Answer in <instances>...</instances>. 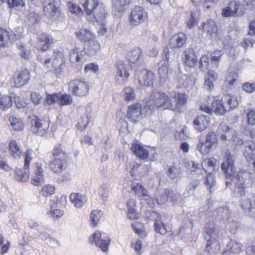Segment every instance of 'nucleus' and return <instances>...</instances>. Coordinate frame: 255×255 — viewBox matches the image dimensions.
<instances>
[{
  "label": "nucleus",
  "instance_id": "f257e3e1",
  "mask_svg": "<svg viewBox=\"0 0 255 255\" xmlns=\"http://www.w3.org/2000/svg\"><path fill=\"white\" fill-rule=\"evenodd\" d=\"M82 5L86 14L97 21H103L108 15L106 6L98 0H85Z\"/></svg>",
  "mask_w": 255,
  "mask_h": 255
},
{
  "label": "nucleus",
  "instance_id": "f03ea898",
  "mask_svg": "<svg viewBox=\"0 0 255 255\" xmlns=\"http://www.w3.org/2000/svg\"><path fill=\"white\" fill-rule=\"evenodd\" d=\"M90 90L89 83L79 79H75L68 83V91L73 96L84 97Z\"/></svg>",
  "mask_w": 255,
  "mask_h": 255
},
{
  "label": "nucleus",
  "instance_id": "7ed1b4c3",
  "mask_svg": "<svg viewBox=\"0 0 255 255\" xmlns=\"http://www.w3.org/2000/svg\"><path fill=\"white\" fill-rule=\"evenodd\" d=\"M53 57V68L57 74H61L64 72L66 68L65 56L63 51L55 49L54 50Z\"/></svg>",
  "mask_w": 255,
  "mask_h": 255
},
{
  "label": "nucleus",
  "instance_id": "20e7f679",
  "mask_svg": "<svg viewBox=\"0 0 255 255\" xmlns=\"http://www.w3.org/2000/svg\"><path fill=\"white\" fill-rule=\"evenodd\" d=\"M147 18V12L141 6H137L132 9L129 22L131 25L136 26L142 23Z\"/></svg>",
  "mask_w": 255,
  "mask_h": 255
},
{
  "label": "nucleus",
  "instance_id": "39448f33",
  "mask_svg": "<svg viewBox=\"0 0 255 255\" xmlns=\"http://www.w3.org/2000/svg\"><path fill=\"white\" fill-rule=\"evenodd\" d=\"M243 14V6L239 4L237 0L230 1L227 6L222 10V15L224 17L241 16Z\"/></svg>",
  "mask_w": 255,
  "mask_h": 255
},
{
  "label": "nucleus",
  "instance_id": "423d86ee",
  "mask_svg": "<svg viewBox=\"0 0 255 255\" xmlns=\"http://www.w3.org/2000/svg\"><path fill=\"white\" fill-rule=\"evenodd\" d=\"M31 131L39 135H43L46 133L50 126L49 121L38 119L36 117L31 120Z\"/></svg>",
  "mask_w": 255,
  "mask_h": 255
},
{
  "label": "nucleus",
  "instance_id": "0eeeda50",
  "mask_svg": "<svg viewBox=\"0 0 255 255\" xmlns=\"http://www.w3.org/2000/svg\"><path fill=\"white\" fill-rule=\"evenodd\" d=\"M129 75L127 65L122 61H119L117 63V71L115 76L116 83L120 85H125L128 81Z\"/></svg>",
  "mask_w": 255,
  "mask_h": 255
},
{
  "label": "nucleus",
  "instance_id": "6e6552de",
  "mask_svg": "<svg viewBox=\"0 0 255 255\" xmlns=\"http://www.w3.org/2000/svg\"><path fill=\"white\" fill-rule=\"evenodd\" d=\"M127 116L130 122L134 123L139 122L143 117L141 104L136 103L129 106Z\"/></svg>",
  "mask_w": 255,
  "mask_h": 255
},
{
  "label": "nucleus",
  "instance_id": "1a4fd4ad",
  "mask_svg": "<svg viewBox=\"0 0 255 255\" xmlns=\"http://www.w3.org/2000/svg\"><path fill=\"white\" fill-rule=\"evenodd\" d=\"M93 242L103 251L106 252L108 250L110 239L105 234H102L100 232L96 231L93 234Z\"/></svg>",
  "mask_w": 255,
  "mask_h": 255
},
{
  "label": "nucleus",
  "instance_id": "9d476101",
  "mask_svg": "<svg viewBox=\"0 0 255 255\" xmlns=\"http://www.w3.org/2000/svg\"><path fill=\"white\" fill-rule=\"evenodd\" d=\"M221 168L227 178H231L234 175L235 168L234 166V159L230 153H226L225 160L222 163Z\"/></svg>",
  "mask_w": 255,
  "mask_h": 255
},
{
  "label": "nucleus",
  "instance_id": "9b49d317",
  "mask_svg": "<svg viewBox=\"0 0 255 255\" xmlns=\"http://www.w3.org/2000/svg\"><path fill=\"white\" fill-rule=\"evenodd\" d=\"M44 182V170L41 163H37L33 170L31 183L34 186L41 185Z\"/></svg>",
  "mask_w": 255,
  "mask_h": 255
},
{
  "label": "nucleus",
  "instance_id": "f8f14e48",
  "mask_svg": "<svg viewBox=\"0 0 255 255\" xmlns=\"http://www.w3.org/2000/svg\"><path fill=\"white\" fill-rule=\"evenodd\" d=\"M60 0H44L43 9L44 13L50 17H54L58 10Z\"/></svg>",
  "mask_w": 255,
  "mask_h": 255
},
{
  "label": "nucleus",
  "instance_id": "ddd939ff",
  "mask_svg": "<svg viewBox=\"0 0 255 255\" xmlns=\"http://www.w3.org/2000/svg\"><path fill=\"white\" fill-rule=\"evenodd\" d=\"M244 174L243 172L239 171L235 177V192L239 197H242L245 195V189L246 188V185L245 182Z\"/></svg>",
  "mask_w": 255,
  "mask_h": 255
},
{
  "label": "nucleus",
  "instance_id": "4468645a",
  "mask_svg": "<svg viewBox=\"0 0 255 255\" xmlns=\"http://www.w3.org/2000/svg\"><path fill=\"white\" fill-rule=\"evenodd\" d=\"M183 60L185 65L189 68L194 67L197 63V58L193 49L186 48L183 54Z\"/></svg>",
  "mask_w": 255,
  "mask_h": 255
},
{
  "label": "nucleus",
  "instance_id": "2eb2a0df",
  "mask_svg": "<svg viewBox=\"0 0 255 255\" xmlns=\"http://www.w3.org/2000/svg\"><path fill=\"white\" fill-rule=\"evenodd\" d=\"M53 38L46 33L40 35L37 42V49L42 51H46L53 42Z\"/></svg>",
  "mask_w": 255,
  "mask_h": 255
},
{
  "label": "nucleus",
  "instance_id": "dca6fc26",
  "mask_svg": "<svg viewBox=\"0 0 255 255\" xmlns=\"http://www.w3.org/2000/svg\"><path fill=\"white\" fill-rule=\"evenodd\" d=\"M138 81L141 86L148 87L152 86L154 81V74L150 71L145 69L142 70L138 76Z\"/></svg>",
  "mask_w": 255,
  "mask_h": 255
},
{
  "label": "nucleus",
  "instance_id": "f3484780",
  "mask_svg": "<svg viewBox=\"0 0 255 255\" xmlns=\"http://www.w3.org/2000/svg\"><path fill=\"white\" fill-rule=\"evenodd\" d=\"M200 29H203L204 32L209 34L212 37H216L218 33V27L215 21L209 19L202 23L199 27Z\"/></svg>",
  "mask_w": 255,
  "mask_h": 255
},
{
  "label": "nucleus",
  "instance_id": "a211bd4d",
  "mask_svg": "<svg viewBox=\"0 0 255 255\" xmlns=\"http://www.w3.org/2000/svg\"><path fill=\"white\" fill-rule=\"evenodd\" d=\"M131 191L142 200L150 201L151 199L147 189L140 183H132Z\"/></svg>",
  "mask_w": 255,
  "mask_h": 255
},
{
  "label": "nucleus",
  "instance_id": "6ab92c4d",
  "mask_svg": "<svg viewBox=\"0 0 255 255\" xmlns=\"http://www.w3.org/2000/svg\"><path fill=\"white\" fill-rule=\"evenodd\" d=\"M210 118L208 116L200 115L198 116L193 122L195 129L198 131H202L209 126Z\"/></svg>",
  "mask_w": 255,
  "mask_h": 255
},
{
  "label": "nucleus",
  "instance_id": "aec40b11",
  "mask_svg": "<svg viewBox=\"0 0 255 255\" xmlns=\"http://www.w3.org/2000/svg\"><path fill=\"white\" fill-rule=\"evenodd\" d=\"M29 80V72L27 70L18 71L14 77L15 86L21 87L25 85Z\"/></svg>",
  "mask_w": 255,
  "mask_h": 255
},
{
  "label": "nucleus",
  "instance_id": "412c9836",
  "mask_svg": "<svg viewBox=\"0 0 255 255\" xmlns=\"http://www.w3.org/2000/svg\"><path fill=\"white\" fill-rule=\"evenodd\" d=\"M186 36L183 33L174 35L170 39L169 44L171 48H179L184 46L186 42Z\"/></svg>",
  "mask_w": 255,
  "mask_h": 255
},
{
  "label": "nucleus",
  "instance_id": "4be33fe9",
  "mask_svg": "<svg viewBox=\"0 0 255 255\" xmlns=\"http://www.w3.org/2000/svg\"><path fill=\"white\" fill-rule=\"evenodd\" d=\"M212 107L213 112L218 115H223L226 111H229V108L226 106L223 98L221 99H214L212 104Z\"/></svg>",
  "mask_w": 255,
  "mask_h": 255
},
{
  "label": "nucleus",
  "instance_id": "5701e85b",
  "mask_svg": "<svg viewBox=\"0 0 255 255\" xmlns=\"http://www.w3.org/2000/svg\"><path fill=\"white\" fill-rule=\"evenodd\" d=\"M131 148L134 154L140 159L146 160L149 156L147 148L142 145L134 143L132 145Z\"/></svg>",
  "mask_w": 255,
  "mask_h": 255
},
{
  "label": "nucleus",
  "instance_id": "b1692460",
  "mask_svg": "<svg viewBox=\"0 0 255 255\" xmlns=\"http://www.w3.org/2000/svg\"><path fill=\"white\" fill-rule=\"evenodd\" d=\"M130 3V0H114L113 12L114 15L119 17L123 14L125 9V6Z\"/></svg>",
  "mask_w": 255,
  "mask_h": 255
},
{
  "label": "nucleus",
  "instance_id": "393cba45",
  "mask_svg": "<svg viewBox=\"0 0 255 255\" xmlns=\"http://www.w3.org/2000/svg\"><path fill=\"white\" fill-rule=\"evenodd\" d=\"M75 34L80 41L84 42H88L96 37L89 29L84 28H81L76 31Z\"/></svg>",
  "mask_w": 255,
  "mask_h": 255
},
{
  "label": "nucleus",
  "instance_id": "a878e982",
  "mask_svg": "<svg viewBox=\"0 0 255 255\" xmlns=\"http://www.w3.org/2000/svg\"><path fill=\"white\" fill-rule=\"evenodd\" d=\"M49 166L51 170L54 172H60L66 167V159L54 158V159L50 163Z\"/></svg>",
  "mask_w": 255,
  "mask_h": 255
},
{
  "label": "nucleus",
  "instance_id": "bb28decb",
  "mask_svg": "<svg viewBox=\"0 0 255 255\" xmlns=\"http://www.w3.org/2000/svg\"><path fill=\"white\" fill-rule=\"evenodd\" d=\"M101 48V46L95 37L88 42L85 48L86 53L90 56L96 54Z\"/></svg>",
  "mask_w": 255,
  "mask_h": 255
},
{
  "label": "nucleus",
  "instance_id": "cd10ccee",
  "mask_svg": "<svg viewBox=\"0 0 255 255\" xmlns=\"http://www.w3.org/2000/svg\"><path fill=\"white\" fill-rule=\"evenodd\" d=\"M128 217L131 220L137 219L138 215L136 211V201L133 198L129 199L127 203Z\"/></svg>",
  "mask_w": 255,
  "mask_h": 255
},
{
  "label": "nucleus",
  "instance_id": "c85d7f7f",
  "mask_svg": "<svg viewBox=\"0 0 255 255\" xmlns=\"http://www.w3.org/2000/svg\"><path fill=\"white\" fill-rule=\"evenodd\" d=\"M204 233L206 240H216L217 238L218 234L213 223L206 224Z\"/></svg>",
  "mask_w": 255,
  "mask_h": 255
},
{
  "label": "nucleus",
  "instance_id": "c756f323",
  "mask_svg": "<svg viewBox=\"0 0 255 255\" xmlns=\"http://www.w3.org/2000/svg\"><path fill=\"white\" fill-rule=\"evenodd\" d=\"M243 154L249 161H253V165L255 168V143H249L244 150Z\"/></svg>",
  "mask_w": 255,
  "mask_h": 255
},
{
  "label": "nucleus",
  "instance_id": "7c9ffc66",
  "mask_svg": "<svg viewBox=\"0 0 255 255\" xmlns=\"http://www.w3.org/2000/svg\"><path fill=\"white\" fill-rule=\"evenodd\" d=\"M172 97L176 100L175 102V105L176 107V112L180 111L181 107L185 105L187 102L188 98L187 94L182 93H175Z\"/></svg>",
  "mask_w": 255,
  "mask_h": 255
},
{
  "label": "nucleus",
  "instance_id": "2f4dec72",
  "mask_svg": "<svg viewBox=\"0 0 255 255\" xmlns=\"http://www.w3.org/2000/svg\"><path fill=\"white\" fill-rule=\"evenodd\" d=\"M243 249V245L238 242L231 240L228 243L226 250H228L233 255H238Z\"/></svg>",
  "mask_w": 255,
  "mask_h": 255
},
{
  "label": "nucleus",
  "instance_id": "473e14b6",
  "mask_svg": "<svg viewBox=\"0 0 255 255\" xmlns=\"http://www.w3.org/2000/svg\"><path fill=\"white\" fill-rule=\"evenodd\" d=\"M178 88H187L195 83V79L191 75H182L177 80Z\"/></svg>",
  "mask_w": 255,
  "mask_h": 255
},
{
  "label": "nucleus",
  "instance_id": "72a5a7b5",
  "mask_svg": "<svg viewBox=\"0 0 255 255\" xmlns=\"http://www.w3.org/2000/svg\"><path fill=\"white\" fill-rule=\"evenodd\" d=\"M70 199L74 206L78 208L83 207L86 202V197L80 193H72L70 196Z\"/></svg>",
  "mask_w": 255,
  "mask_h": 255
},
{
  "label": "nucleus",
  "instance_id": "f704fd0d",
  "mask_svg": "<svg viewBox=\"0 0 255 255\" xmlns=\"http://www.w3.org/2000/svg\"><path fill=\"white\" fill-rule=\"evenodd\" d=\"M141 49L138 47L129 51L127 54V59L129 62L134 64L140 61L141 59Z\"/></svg>",
  "mask_w": 255,
  "mask_h": 255
},
{
  "label": "nucleus",
  "instance_id": "c9c22d12",
  "mask_svg": "<svg viewBox=\"0 0 255 255\" xmlns=\"http://www.w3.org/2000/svg\"><path fill=\"white\" fill-rule=\"evenodd\" d=\"M217 73L213 70H209L205 76V86L211 90L214 88L213 82L217 79Z\"/></svg>",
  "mask_w": 255,
  "mask_h": 255
},
{
  "label": "nucleus",
  "instance_id": "e433bc0d",
  "mask_svg": "<svg viewBox=\"0 0 255 255\" xmlns=\"http://www.w3.org/2000/svg\"><path fill=\"white\" fill-rule=\"evenodd\" d=\"M9 151L14 159H18L21 156L22 151L17 142L14 140H11L10 141Z\"/></svg>",
  "mask_w": 255,
  "mask_h": 255
},
{
  "label": "nucleus",
  "instance_id": "4c0bfd02",
  "mask_svg": "<svg viewBox=\"0 0 255 255\" xmlns=\"http://www.w3.org/2000/svg\"><path fill=\"white\" fill-rule=\"evenodd\" d=\"M163 92H157L151 96V103L155 108H163Z\"/></svg>",
  "mask_w": 255,
  "mask_h": 255
},
{
  "label": "nucleus",
  "instance_id": "58836bf2",
  "mask_svg": "<svg viewBox=\"0 0 255 255\" xmlns=\"http://www.w3.org/2000/svg\"><path fill=\"white\" fill-rule=\"evenodd\" d=\"M8 119L11 126L15 130L21 131L23 129L24 125L21 119L14 115H10Z\"/></svg>",
  "mask_w": 255,
  "mask_h": 255
},
{
  "label": "nucleus",
  "instance_id": "ea45409f",
  "mask_svg": "<svg viewBox=\"0 0 255 255\" xmlns=\"http://www.w3.org/2000/svg\"><path fill=\"white\" fill-rule=\"evenodd\" d=\"M197 149L202 154H207L209 153L213 148L212 146L207 143L205 140L200 138L198 140V143L196 145Z\"/></svg>",
  "mask_w": 255,
  "mask_h": 255
},
{
  "label": "nucleus",
  "instance_id": "a19ab883",
  "mask_svg": "<svg viewBox=\"0 0 255 255\" xmlns=\"http://www.w3.org/2000/svg\"><path fill=\"white\" fill-rule=\"evenodd\" d=\"M219 133L223 140H233L234 137L233 135V130L227 126H222L219 128Z\"/></svg>",
  "mask_w": 255,
  "mask_h": 255
},
{
  "label": "nucleus",
  "instance_id": "79ce46f5",
  "mask_svg": "<svg viewBox=\"0 0 255 255\" xmlns=\"http://www.w3.org/2000/svg\"><path fill=\"white\" fill-rule=\"evenodd\" d=\"M12 105L11 98L10 96L0 94V109L5 111Z\"/></svg>",
  "mask_w": 255,
  "mask_h": 255
},
{
  "label": "nucleus",
  "instance_id": "37998d69",
  "mask_svg": "<svg viewBox=\"0 0 255 255\" xmlns=\"http://www.w3.org/2000/svg\"><path fill=\"white\" fill-rule=\"evenodd\" d=\"M204 183L210 193L215 191L217 188L215 177L211 173L206 176Z\"/></svg>",
  "mask_w": 255,
  "mask_h": 255
},
{
  "label": "nucleus",
  "instance_id": "c03bdc74",
  "mask_svg": "<svg viewBox=\"0 0 255 255\" xmlns=\"http://www.w3.org/2000/svg\"><path fill=\"white\" fill-rule=\"evenodd\" d=\"M163 109H168L176 112V107L175 102L167 94L163 93Z\"/></svg>",
  "mask_w": 255,
  "mask_h": 255
},
{
  "label": "nucleus",
  "instance_id": "a18cd8bd",
  "mask_svg": "<svg viewBox=\"0 0 255 255\" xmlns=\"http://www.w3.org/2000/svg\"><path fill=\"white\" fill-rule=\"evenodd\" d=\"M163 109H168L176 112V107L175 102L167 94L163 93Z\"/></svg>",
  "mask_w": 255,
  "mask_h": 255
},
{
  "label": "nucleus",
  "instance_id": "49530a36",
  "mask_svg": "<svg viewBox=\"0 0 255 255\" xmlns=\"http://www.w3.org/2000/svg\"><path fill=\"white\" fill-rule=\"evenodd\" d=\"M163 109H168L176 112V107L175 102L167 94L163 93Z\"/></svg>",
  "mask_w": 255,
  "mask_h": 255
},
{
  "label": "nucleus",
  "instance_id": "de8ad7c7",
  "mask_svg": "<svg viewBox=\"0 0 255 255\" xmlns=\"http://www.w3.org/2000/svg\"><path fill=\"white\" fill-rule=\"evenodd\" d=\"M73 100L72 97L68 94L58 93V104L60 106H68L72 104Z\"/></svg>",
  "mask_w": 255,
  "mask_h": 255
},
{
  "label": "nucleus",
  "instance_id": "09e8293b",
  "mask_svg": "<svg viewBox=\"0 0 255 255\" xmlns=\"http://www.w3.org/2000/svg\"><path fill=\"white\" fill-rule=\"evenodd\" d=\"M207 243L206 247V251L210 253L214 254L220 249L219 242L216 240H207Z\"/></svg>",
  "mask_w": 255,
  "mask_h": 255
},
{
  "label": "nucleus",
  "instance_id": "8fccbe9b",
  "mask_svg": "<svg viewBox=\"0 0 255 255\" xmlns=\"http://www.w3.org/2000/svg\"><path fill=\"white\" fill-rule=\"evenodd\" d=\"M230 215L229 209L226 207H220L213 212V216L219 219H227Z\"/></svg>",
  "mask_w": 255,
  "mask_h": 255
},
{
  "label": "nucleus",
  "instance_id": "3c124183",
  "mask_svg": "<svg viewBox=\"0 0 255 255\" xmlns=\"http://www.w3.org/2000/svg\"><path fill=\"white\" fill-rule=\"evenodd\" d=\"M102 215L103 214L100 210L96 209L92 211L90 214V221L92 226L95 227L98 225Z\"/></svg>",
  "mask_w": 255,
  "mask_h": 255
},
{
  "label": "nucleus",
  "instance_id": "603ef678",
  "mask_svg": "<svg viewBox=\"0 0 255 255\" xmlns=\"http://www.w3.org/2000/svg\"><path fill=\"white\" fill-rule=\"evenodd\" d=\"M82 50L79 48H75L70 52V60L72 62L75 61L77 62H81L83 57Z\"/></svg>",
  "mask_w": 255,
  "mask_h": 255
},
{
  "label": "nucleus",
  "instance_id": "864d4df0",
  "mask_svg": "<svg viewBox=\"0 0 255 255\" xmlns=\"http://www.w3.org/2000/svg\"><path fill=\"white\" fill-rule=\"evenodd\" d=\"M223 98V100L225 102H227V104L226 105L229 108V111L231 109L235 108L238 105V102L237 100V98L232 96H230L229 95H225Z\"/></svg>",
  "mask_w": 255,
  "mask_h": 255
},
{
  "label": "nucleus",
  "instance_id": "5fc2aeb1",
  "mask_svg": "<svg viewBox=\"0 0 255 255\" xmlns=\"http://www.w3.org/2000/svg\"><path fill=\"white\" fill-rule=\"evenodd\" d=\"M168 194H169V189H165L156 195L155 199L158 204H163L168 201Z\"/></svg>",
  "mask_w": 255,
  "mask_h": 255
},
{
  "label": "nucleus",
  "instance_id": "6e6d98bb",
  "mask_svg": "<svg viewBox=\"0 0 255 255\" xmlns=\"http://www.w3.org/2000/svg\"><path fill=\"white\" fill-rule=\"evenodd\" d=\"M181 170L180 167L172 166L167 171V175L171 179L180 177Z\"/></svg>",
  "mask_w": 255,
  "mask_h": 255
},
{
  "label": "nucleus",
  "instance_id": "4d7b16f0",
  "mask_svg": "<svg viewBox=\"0 0 255 255\" xmlns=\"http://www.w3.org/2000/svg\"><path fill=\"white\" fill-rule=\"evenodd\" d=\"M205 141L213 148L215 147L218 143V138L216 134L213 131L208 132L206 135Z\"/></svg>",
  "mask_w": 255,
  "mask_h": 255
},
{
  "label": "nucleus",
  "instance_id": "13d9d810",
  "mask_svg": "<svg viewBox=\"0 0 255 255\" xmlns=\"http://www.w3.org/2000/svg\"><path fill=\"white\" fill-rule=\"evenodd\" d=\"M10 39L9 32L3 29H0V46H6Z\"/></svg>",
  "mask_w": 255,
  "mask_h": 255
},
{
  "label": "nucleus",
  "instance_id": "bf43d9fd",
  "mask_svg": "<svg viewBox=\"0 0 255 255\" xmlns=\"http://www.w3.org/2000/svg\"><path fill=\"white\" fill-rule=\"evenodd\" d=\"M55 187L50 184H46L43 186L40 191V194L45 197H48L55 193Z\"/></svg>",
  "mask_w": 255,
  "mask_h": 255
},
{
  "label": "nucleus",
  "instance_id": "052dcab7",
  "mask_svg": "<svg viewBox=\"0 0 255 255\" xmlns=\"http://www.w3.org/2000/svg\"><path fill=\"white\" fill-rule=\"evenodd\" d=\"M15 177L19 181L26 182L29 179V172L28 171H23L20 169L15 171Z\"/></svg>",
  "mask_w": 255,
  "mask_h": 255
},
{
  "label": "nucleus",
  "instance_id": "680f3d73",
  "mask_svg": "<svg viewBox=\"0 0 255 255\" xmlns=\"http://www.w3.org/2000/svg\"><path fill=\"white\" fill-rule=\"evenodd\" d=\"M53 155L55 158L66 159V155L65 152L62 149L61 144H59L55 146Z\"/></svg>",
  "mask_w": 255,
  "mask_h": 255
},
{
  "label": "nucleus",
  "instance_id": "e2e57ef3",
  "mask_svg": "<svg viewBox=\"0 0 255 255\" xmlns=\"http://www.w3.org/2000/svg\"><path fill=\"white\" fill-rule=\"evenodd\" d=\"M154 230L157 233L165 235L167 232L165 224L161 221V219L154 222Z\"/></svg>",
  "mask_w": 255,
  "mask_h": 255
},
{
  "label": "nucleus",
  "instance_id": "0e129e2a",
  "mask_svg": "<svg viewBox=\"0 0 255 255\" xmlns=\"http://www.w3.org/2000/svg\"><path fill=\"white\" fill-rule=\"evenodd\" d=\"M238 75L235 72L229 73L226 80V82L231 86V88L234 87L237 84Z\"/></svg>",
  "mask_w": 255,
  "mask_h": 255
},
{
  "label": "nucleus",
  "instance_id": "69168bd1",
  "mask_svg": "<svg viewBox=\"0 0 255 255\" xmlns=\"http://www.w3.org/2000/svg\"><path fill=\"white\" fill-rule=\"evenodd\" d=\"M124 98L126 101H133L135 98V94L133 89L130 87H126L124 89Z\"/></svg>",
  "mask_w": 255,
  "mask_h": 255
},
{
  "label": "nucleus",
  "instance_id": "338daca9",
  "mask_svg": "<svg viewBox=\"0 0 255 255\" xmlns=\"http://www.w3.org/2000/svg\"><path fill=\"white\" fill-rule=\"evenodd\" d=\"M17 45L21 50V56L25 59H29L30 56V49L21 43H17Z\"/></svg>",
  "mask_w": 255,
  "mask_h": 255
},
{
  "label": "nucleus",
  "instance_id": "774afa93",
  "mask_svg": "<svg viewBox=\"0 0 255 255\" xmlns=\"http://www.w3.org/2000/svg\"><path fill=\"white\" fill-rule=\"evenodd\" d=\"M145 216L146 218L150 220H153L156 222L157 220L161 219L160 215L157 212L153 210L146 211L145 212Z\"/></svg>",
  "mask_w": 255,
  "mask_h": 255
}]
</instances>
